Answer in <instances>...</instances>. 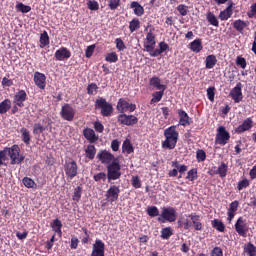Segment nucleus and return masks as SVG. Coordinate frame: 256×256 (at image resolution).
I'll list each match as a JSON object with an SVG mask.
<instances>
[{
    "instance_id": "37",
    "label": "nucleus",
    "mask_w": 256,
    "mask_h": 256,
    "mask_svg": "<svg viewBox=\"0 0 256 256\" xmlns=\"http://www.w3.org/2000/svg\"><path fill=\"white\" fill-rule=\"evenodd\" d=\"M105 61H107L108 63H117V61H119V56L116 52L107 53Z\"/></svg>"
},
{
    "instance_id": "46",
    "label": "nucleus",
    "mask_w": 256,
    "mask_h": 256,
    "mask_svg": "<svg viewBox=\"0 0 256 256\" xmlns=\"http://www.w3.org/2000/svg\"><path fill=\"white\" fill-rule=\"evenodd\" d=\"M87 7L90 11H99V3L95 0H88Z\"/></svg>"
},
{
    "instance_id": "24",
    "label": "nucleus",
    "mask_w": 256,
    "mask_h": 256,
    "mask_svg": "<svg viewBox=\"0 0 256 256\" xmlns=\"http://www.w3.org/2000/svg\"><path fill=\"white\" fill-rule=\"evenodd\" d=\"M189 218L191 219L193 225H194V229L196 231H201V229H203V224H201V222H199V215L197 214H190Z\"/></svg>"
},
{
    "instance_id": "43",
    "label": "nucleus",
    "mask_w": 256,
    "mask_h": 256,
    "mask_svg": "<svg viewBox=\"0 0 256 256\" xmlns=\"http://www.w3.org/2000/svg\"><path fill=\"white\" fill-rule=\"evenodd\" d=\"M16 10L20 11V13H29V11H31V6H27L20 2L16 5Z\"/></svg>"
},
{
    "instance_id": "52",
    "label": "nucleus",
    "mask_w": 256,
    "mask_h": 256,
    "mask_svg": "<svg viewBox=\"0 0 256 256\" xmlns=\"http://www.w3.org/2000/svg\"><path fill=\"white\" fill-rule=\"evenodd\" d=\"M93 179H94V181H96V182H99V181H106V179H107V174H105V172H100V173H98V174H95V175L93 176Z\"/></svg>"
},
{
    "instance_id": "4",
    "label": "nucleus",
    "mask_w": 256,
    "mask_h": 256,
    "mask_svg": "<svg viewBox=\"0 0 256 256\" xmlns=\"http://www.w3.org/2000/svg\"><path fill=\"white\" fill-rule=\"evenodd\" d=\"M21 149L17 145H13L9 148V157L11 159V165H19L25 160V156L20 155Z\"/></svg>"
},
{
    "instance_id": "16",
    "label": "nucleus",
    "mask_w": 256,
    "mask_h": 256,
    "mask_svg": "<svg viewBox=\"0 0 256 256\" xmlns=\"http://www.w3.org/2000/svg\"><path fill=\"white\" fill-rule=\"evenodd\" d=\"M47 77L41 72L34 73V83L39 89H45V81Z\"/></svg>"
},
{
    "instance_id": "11",
    "label": "nucleus",
    "mask_w": 256,
    "mask_h": 256,
    "mask_svg": "<svg viewBox=\"0 0 256 256\" xmlns=\"http://www.w3.org/2000/svg\"><path fill=\"white\" fill-rule=\"evenodd\" d=\"M61 117L64 121H73L75 119V109L69 104H65L61 109Z\"/></svg>"
},
{
    "instance_id": "61",
    "label": "nucleus",
    "mask_w": 256,
    "mask_h": 256,
    "mask_svg": "<svg viewBox=\"0 0 256 256\" xmlns=\"http://www.w3.org/2000/svg\"><path fill=\"white\" fill-rule=\"evenodd\" d=\"M196 178H197V170L196 169H192V170L188 171L186 179H189L190 181H195Z\"/></svg>"
},
{
    "instance_id": "32",
    "label": "nucleus",
    "mask_w": 256,
    "mask_h": 256,
    "mask_svg": "<svg viewBox=\"0 0 256 256\" xmlns=\"http://www.w3.org/2000/svg\"><path fill=\"white\" fill-rule=\"evenodd\" d=\"M247 22L243 20H235L233 23L234 29L238 31L239 33H243V30L247 27Z\"/></svg>"
},
{
    "instance_id": "41",
    "label": "nucleus",
    "mask_w": 256,
    "mask_h": 256,
    "mask_svg": "<svg viewBox=\"0 0 256 256\" xmlns=\"http://www.w3.org/2000/svg\"><path fill=\"white\" fill-rule=\"evenodd\" d=\"M40 43H41V47H47V45H49V34H47V31H44L41 35H40Z\"/></svg>"
},
{
    "instance_id": "26",
    "label": "nucleus",
    "mask_w": 256,
    "mask_h": 256,
    "mask_svg": "<svg viewBox=\"0 0 256 256\" xmlns=\"http://www.w3.org/2000/svg\"><path fill=\"white\" fill-rule=\"evenodd\" d=\"M97 154V149L95 148V145H88L85 149V155L88 159L93 160L95 159V155Z\"/></svg>"
},
{
    "instance_id": "33",
    "label": "nucleus",
    "mask_w": 256,
    "mask_h": 256,
    "mask_svg": "<svg viewBox=\"0 0 256 256\" xmlns=\"http://www.w3.org/2000/svg\"><path fill=\"white\" fill-rule=\"evenodd\" d=\"M51 227H52L53 231H55V233H57L61 237V235H62L61 227H63L61 220H59V219L53 220V222L51 223Z\"/></svg>"
},
{
    "instance_id": "13",
    "label": "nucleus",
    "mask_w": 256,
    "mask_h": 256,
    "mask_svg": "<svg viewBox=\"0 0 256 256\" xmlns=\"http://www.w3.org/2000/svg\"><path fill=\"white\" fill-rule=\"evenodd\" d=\"M91 256H105V243L102 240L97 239L92 247Z\"/></svg>"
},
{
    "instance_id": "63",
    "label": "nucleus",
    "mask_w": 256,
    "mask_h": 256,
    "mask_svg": "<svg viewBox=\"0 0 256 256\" xmlns=\"http://www.w3.org/2000/svg\"><path fill=\"white\" fill-rule=\"evenodd\" d=\"M132 185L135 189H141V180L138 176L132 177Z\"/></svg>"
},
{
    "instance_id": "36",
    "label": "nucleus",
    "mask_w": 256,
    "mask_h": 256,
    "mask_svg": "<svg viewBox=\"0 0 256 256\" xmlns=\"http://www.w3.org/2000/svg\"><path fill=\"white\" fill-rule=\"evenodd\" d=\"M140 27L141 22L139 21V19L134 18L129 24L130 33H135V31H137V29H139Z\"/></svg>"
},
{
    "instance_id": "47",
    "label": "nucleus",
    "mask_w": 256,
    "mask_h": 256,
    "mask_svg": "<svg viewBox=\"0 0 256 256\" xmlns=\"http://www.w3.org/2000/svg\"><path fill=\"white\" fill-rule=\"evenodd\" d=\"M15 101H27V93L25 90H20L14 97Z\"/></svg>"
},
{
    "instance_id": "5",
    "label": "nucleus",
    "mask_w": 256,
    "mask_h": 256,
    "mask_svg": "<svg viewBox=\"0 0 256 256\" xmlns=\"http://www.w3.org/2000/svg\"><path fill=\"white\" fill-rule=\"evenodd\" d=\"M229 139H231V134L228 133L227 129H225L224 126H220L217 129V134L215 139L216 145H227V143L229 142Z\"/></svg>"
},
{
    "instance_id": "10",
    "label": "nucleus",
    "mask_w": 256,
    "mask_h": 256,
    "mask_svg": "<svg viewBox=\"0 0 256 256\" xmlns=\"http://www.w3.org/2000/svg\"><path fill=\"white\" fill-rule=\"evenodd\" d=\"M97 159H99V161H101L103 165H111V163H113L114 161H117L115 159V156L107 150L100 151L97 154Z\"/></svg>"
},
{
    "instance_id": "2",
    "label": "nucleus",
    "mask_w": 256,
    "mask_h": 256,
    "mask_svg": "<svg viewBox=\"0 0 256 256\" xmlns=\"http://www.w3.org/2000/svg\"><path fill=\"white\" fill-rule=\"evenodd\" d=\"M121 177V164L114 161L107 166V179L108 181H117Z\"/></svg>"
},
{
    "instance_id": "57",
    "label": "nucleus",
    "mask_w": 256,
    "mask_h": 256,
    "mask_svg": "<svg viewBox=\"0 0 256 256\" xmlns=\"http://www.w3.org/2000/svg\"><path fill=\"white\" fill-rule=\"evenodd\" d=\"M7 157H9V148L6 147L0 151V159L2 160V163L7 161Z\"/></svg>"
},
{
    "instance_id": "21",
    "label": "nucleus",
    "mask_w": 256,
    "mask_h": 256,
    "mask_svg": "<svg viewBox=\"0 0 256 256\" xmlns=\"http://www.w3.org/2000/svg\"><path fill=\"white\" fill-rule=\"evenodd\" d=\"M165 51H169V44L160 42L159 48L155 49L152 55L153 57H159V55H161V53H165Z\"/></svg>"
},
{
    "instance_id": "55",
    "label": "nucleus",
    "mask_w": 256,
    "mask_h": 256,
    "mask_svg": "<svg viewBox=\"0 0 256 256\" xmlns=\"http://www.w3.org/2000/svg\"><path fill=\"white\" fill-rule=\"evenodd\" d=\"M119 5H121V0H109L108 6L112 11H115Z\"/></svg>"
},
{
    "instance_id": "1",
    "label": "nucleus",
    "mask_w": 256,
    "mask_h": 256,
    "mask_svg": "<svg viewBox=\"0 0 256 256\" xmlns=\"http://www.w3.org/2000/svg\"><path fill=\"white\" fill-rule=\"evenodd\" d=\"M177 126H170L164 130L165 141L162 142L163 149H175L177 141L179 140V132H177Z\"/></svg>"
},
{
    "instance_id": "30",
    "label": "nucleus",
    "mask_w": 256,
    "mask_h": 256,
    "mask_svg": "<svg viewBox=\"0 0 256 256\" xmlns=\"http://www.w3.org/2000/svg\"><path fill=\"white\" fill-rule=\"evenodd\" d=\"M231 15H233V10L231 9V6H228L224 11L220 12L219 19H221V21H227L231 18Z\"/></svg>"
},
{
    "instance_id": "38",
    "label": "nucleus",
    "mask_w": 256,
    "mask_h": 256,
    "mask_svg": "<svg viewBox=\"0 0 256 256\" xmlns=\"http://www.w3.org/2000/svg\"><path fill=\"white\" fill-rule=\"evenodd\" d=\"M212 226L214 229H217V231H220V233H223L225 231V224L221 222V220L215 219L212 221Z\"/></svg>"
},
{
    "instance_id": "31",
    "label": "nucleus",
    "mask_w": 256,
    "mask_h": 256,
    "mask_svg": "<svg viewBox=\"0 0 256 256\" xmlns=\"http://www.w3.org/2000/svg\"><path fill=\"white\" fill-rule=\"evenodd\" d=\"M11 109V100L5 99L0 103V114L5 115Z\"/></svg>"
},
{
    "instance_id": "39",
    "label": "nucleus",
    "mask_w": 256,
    "mask_h": 256,
    "mask_svg": "<svg viewBox=\"0 0 256 256\" xmlns=\"http://www.w3.org/2000/svg\"><path fill=\"white\" fill-rule=\"evenodd\" d=\"M245 253L249 256H256V247L252 243H248L244 248Z\"/></svg>"
},
{
    "instance_id": "28",
    "label": "nucleus",
    "mask_w": 256,
    "mask_h": 256,
    "mask_svg": "<svg viewBox=\"0 0 256 256\" xmlns=\"http://www.w3.org/2000/svg\"><path fill=\"white\" fill-rule=\"evenodd\" d=\"M205 63L206 69H213L217 65V57L215 55H208Z\"/></svg>"
},
{
    "instance_id": "53",
    "label": "nucleus",
    "mask_w": 256,
    "mask_h": 256,
    "mask_svg": "<svg viewBox=\"0 0 256 256\" xmlns=\"http://www.w3.org/2000/svg\"><path fill=\"white\" fill-rule=\"evenodd\" d=\"M146 42H147V45H155V35L152 34V32H148L147 35H146Z\"/></svg>"
},
{
    "instance_id": "25",
    "label": "nucleus",
    "mask_w": 256,
    "mask_h": 256,
    "mask_svg": "<svg viewBox=\"0 0 256 256\" xmlns=\"http://www.w3.org/2000/svg\"><path fill=\"white\" fill-rule=\"evenodd\" d=\"M190 49L194 53H200L203 50V45L201 43V39H196L190 43Z\"/></svg>"
},
{
    "instance_id": "19",
    "label": "nucleus",
    "mask_w": 256,
    "mask_h": 256,
    "mask_svg": "<svg viewBox=\"0 0 256 256\" xmlns=\"http://www.w3.org/2000/svg\"><path fill=\"white\" fill-rule=\"evenodd\" d=\"M83 135L85 139H87V141H89L90 143H97V141L99 140V137L95 135V130L91 128L85 129L83 131Z\"/></svg>"
},
{
    "instance_id": "14",
    "label": "nucleus",
    "mask_w": 256,
    "mask_h": 256,
    "mask_svg": "<svg viewBox=\"0 0 256 256\" xmlns=\"http://www.w3.org/2000/svg\"><path fill=\"white\" fill-rule=\"evenodd\" d=\"M235 230L241 237H247V222L243 217L238 218L235 223Z\"/></svg>"
},
{
    "instance_id": "48",
    "label": "nucleus",
    "mask_w": 256,
    "mask_h": 256,
    "mask_svg": "<svg viewBox=\"0 0 256 256\" xmlns=\"http://www.w3.org/2000/svg\"><path fill=\"white\" fill-rule=\"evenodd\" d=\"M227 164L221 163V165L218 167V174L220 177H227Z\"/></svg>"
},
{
    "instance_id": "60",
    "label": "nucleus",
    "mask_w": 256,
    "mask_h": 256,
    "mask_svg": "<svg viewBox=\"0 0 256 256\" xmlns=\"http://www.w3.org/2000/svg\"><path fill=\"white\" fill-rule=\"evenodd\" d=\"M236 64L240 65L242 69H245V67H247V60L241 56H238L236 59Z\"/></svg>"
},
{
    "instance_id": "50",
    "label": "nucleus",
    "mask_w": 256,
    "mask_h": 256,
    "mask_svg": "<svg viewBox=\"0 0 256 256\" xmlns=\"http://www.w3.org/2000/svg\"><path fill=\"white\" fill-rule=\"evenodd\" d=\"M97 89H99V87H97V84H95V83L88 85V87H87L88 95H96Z\"/></svg>"
},
{
    "instance_id": "40",
    "label": "nucleus",
    "mask_w": 256,
    "mask_h": 256,
    "mask_svg": "<svg viewBox=\"0 0 256 256\" xmlns=\"http://www.w3.org/2000/svg\"><path fill=\"white\" fill-rule=\"evenodd\" d=\"M164 93H165V90H160L158 92H155L153 94V98L151 99V103H159V101L163 99Z\"/></svg>"
},
{
    "instance_id": "64",
    "label": "nucleus",
    "mask_w": 256,
    "mask_h": 256,
    "mask_svg": "<svg viewBox=\"0 0 256 256\" xmlns=\"http://www.w3.org/2000/svg\"><path fill=\"white\" fill-rule=\"evenodd\" d=\"M211 256H223V250H221L219 247H215Z\"/></svg>"
},
{
    "instance_id": "9",
    "label": "nucleus",
    "mask_w": 256,
    "mask_h": 256,
    "mask_svg": "<svg viewBox=\"0 0 256 256\" xmlns=\"http://www.w3.org/2000/svg\"><path fill=\"white\" fill-rule=\"evenodd\" d=\"M162 219L164 221H168L169 223H173L177 221V211H175V208L173 207H168V208H163L162 213H161Z\"/></svg>"
},
{
    "instance_id": "45",
    "label": "nucleus",
    "mask_w": 256,
    "mask_h": 256,
    "mask_svg": "<svg viewBox=\"0 0 256 256\" xmlns=\"http://www.w3.org/2000/svg\"><path fill=\"white\" fill-rule=\"evenodd\" d=\"M23 185H25L27 187V189H33V187H35V181H33V179L29 178V177H24L23 180Z\"/></svg>"
},
{
    "instance_id": "56",
    "label": "nucleus",
    "mask_w": 256,
    "mask_h": 256,
    "mask_svg": "<svg viewBox=\"0 0 256 256\" xmlns=\"http://www.w3.org/2000/svg\"><path fill=\"white\" fill-rule=\"evenodd\" d=\"M207 97L209 101H215V87H209L207 89Z\"/></svg>"
},
{
    "instance_id": "54",
    "label": "nucleus",
    "mask_w": 256,
    "mask_h": 256,
    "mask_svg": "<svg viewBox=\"0 0 256 256\" xmlns=\"http://www.w3.org/2000/svg\"><path fill=\"white\" fill-rule=\"evenodd\" d=\"M172 167H176V169H178L179 173H185V171H187V166L179 165V162H177V161L172 162Z\"/></svg>"
},
{
    "instance_id": "20",
    "label": "nucleus",
    "mask_w": 256,
    "mask_h": 256,
    "mask_svg": "<svg viewBox=\"0 0 256 256\" xmlns=\"http://www.w3.org/2000/svg\"><path fill=\"white\" fill-rule=\"evenodd\" d=\"M130 9H133L134 15H137V17H141L143 13H145L143 6H141V4H139L137 1L131 2Z\"/></svg>"
},
{
    "instance_id": "8",
    "label": "nucleus",
    "mask_w": 256,
    "mask_h": 256,
    "mask_svg": "<svg viewBox=\"0 0 256 256\" xmlns=\"http://www.w3.org/2000/svg\"><path fill=\"white\" fill-rule=\"evenodd\" d=\"M77 169V162H75L74 160L70 159L64 164V171L69 179H74V177H77Z\"/></svg>"
},
{
    "instance_id": "17",
    "label": "nucleus",
    "mask_w": 256,
    "mask_h": 256,
    "mask_svg": "<svg viewBox=\"0 0 256 256\" xmlns=\"http://www.w3.org/2000/svg\"><path fill=\"white\" fill-rule=\"evenodd\" d=\"M253 127V119L247 118L243 121L241 125H239L236 129V133H245V131H249Z\"/></svg>"
},
{
    "instance_id": "3",
    "label": "nucleus",
    "mask_w": 256,
    "mask_h": 256,
    "mask_svg": "<svg viewBox=\"0 0 256 256\" xmlns=\"http://www.w3.org/2000/svg\"><path fill=\"white\" fill-rule=\"evenodd\" d=\"M95 109H101V115L103 117H111V114L113 113V105L109 104L105 98L96 100Z\"/></svg>"
},
{
    "instance_id": "18",
    "label": "nucleus",
    "mask_w": 256,
    "mask_h": 256,
    "mask_svg": "<svg viewBox=\"0 0 256 256\" xmlns=\"http://www.w3.org/2000/svg\"><path fill=\"white\" fill-rule=\"evenodd\" d=\"M71 57V52L67 48H60L55 52V58L57 61H65Z\"/></svg>"
},
{
    "instance_id": "62",
    "label": "nucleus",
    "mask_w": 256,
    "mask_h": 256,
    "mask_svg": "<svg viewBox=\"0 0 256 256\" xmlns=\"http://www.w3.org/2000/svg\"><path fill=\"white\" fill-rule=\"evenodd\" d=\"M249 187V180L244 179L238 183L237 189L238 191H242V189H245Z\"/></svg>"
},
{
    "instance_id": "58",
    "label": "nucleus",
    "mask_w": 256,
    "mask_h": 256,
    "mask_svg": "<svg viewBox=\"0 0 256 256\" xmlns=\"http://www.w3.org/2000/svg\"><path fill=\"white\" fill-rule=\"evenodd\" d=\"M81 193H82V189H81L80 186L75 188L74 194H73V200L74 201H79V199H81Z\"/></svg>"
},
{
    "instance_id": "35",
    "label": "nucleus",
    "mask_w": 256,
    "mask_h": 256,
    "mask_svg": "<svg viewBox=\"0 0 256 256\" xmlns=\"http://www.w3.org/2000/svg\"><path fill=\"white\" fill-rule=\"evenodd\" d=\"M44 131H47V126L41 125V123H35L33 126V134L34 135H41Z\"/></svg>"
},
{
    "instance_id": "42",
    "label": "nucleus",
    "mask_w": 256,
    "mask_h": 256,
    "mask_svg": "<svg viewBox=\"0 0 256 256\" xmlns=\"http://www.w3.org/2000/svg\"><path fill=\"white\" fill-rule=\"evenodd\" d=\"M176 9L182 17H185L189 13V7L185 4L178 5Z\"/></svg>"
},
{
    "instance_id": "29",
    "label": "nucleus",
    "mask_w": 256,
    "mask_h": 256,
    "mask_svg": "<svg viewBox=\"0 0 256 256\" xmlns=\"http://www.w3.org/2000/svg\"><path fill=\"white\" fill-rule=\"evenodd\" d=\"M206 19L210 25H213V27H219V20L213 12H207Z\"/></svg>"
},
{
    "instance_id": "59",
    "label": "nucleus",
    "mask_w": 256,
    "mask_h": 256,
    "mask_svg": "<svg viewBox=\"0 0 256 256\" xmlns=\"http://www.w3.org/2000/svg\"><path fill=\"white\" fill-rule=\"evenodd\" d=\"M93 53H95V45H90L85 50V55L89 59L93 56Z\"/></svg>"
},
{
    "instance_id": "6",
    "label": "nucleus",
    "mask_w": 256,
    "mask_h": 256,
    "mask_svg": "<svg viewBox=\"0 0 256 256\" xmlns=\"http://www.w3.org/2000/svg\"><path fill=\"white\" fill-rule=\"evenodd\" d=\"M117 121L120 125H126L127 127H132L133 125H137L139 123V118L133 115H127L125 113H121L117 117Z\"/></svg>"
},
{
    "instance_id": "23",
    "label": "nucleus",
    "mask_w": 256,
    "mask_h": 256,
    "mask_svg": "<svg viewBox=\"0 0 256 256\" xmlns=\"http://www.w3.org/2000/svg\"><path fill=\"white\" fill-rule=\"evenodd\" d=\"M178 115L180 117L179 123L183 127H186V125H190L189 123V115L184 110H179Z\"/></svg>"
},
{
    "instance_id": "49",
    "label": "nucleus",
    "mask_w": 256,
    "mask_h": 256,
    "mask_svg": "<svg viewBox=\"0 0 256 256\" xmlns=\"http://www.w3.org/2000/svg\"><path fill=\"white\" fill-rule=\"evenodd\" d=\"M115 43H116V49H118V51H125V49H127V46H125V42H123V39L117 38L115 40Z\"/></svg>"
},
{
    "instance_id": "51",
    "label": "nucleus",
    "mask_w": 256,
    "mask_h": 256,
    "mask_svg": "<svg viewBox=\"0 0 256 256\" xmlns=\"http://www.w3.org/2000/svg\"><path fill=\"white\" fill-rule=\"evenodd\" d=\"M147 213L150 217H157L159 215V209L155 206H152L147 209Z\"/></svg>"
},
{
    "instance_id": "15",
    "label": "nucleus",
    "mask_w": 256,
    "mask_h": 256,
    "mask_svg": "<svg viewBox=\"0 0 256 256\" xmlns=\"http://www.w3.org/2000/svg\"><path fill=\"white\" fill-rule=\"evenodd\" d=\"M119 193H121V190L119 189V187L113 185L107 190L106 199H108L110 203H115V201L119 199Z\"/></svg>"
},
{
    "instance_id": "27",
    "label": "nucleus",
    "mask_w": 256,
    "mask_h": 256,
    "mask_svg": "<svg viewBox=\"0 0 256 256\" xmlns=\"http://www.w3.org/2000/svg\"><path fill=\"white\" fill-rule=\"evenodd\" d=\"M133 151H134V148H133V145L131 144V140L126 139L122 144V152L127 153V155H131Z\"/></svg>"
},
{
    "instance_id": "12",
    "label": "nucleus",
    "mask_w": 256,
    "mask_h": 256,
    "mask_svg": "<svg viewBox=\"0 0 256 256\" xmlns=\"http://www.w3.org/2000/svg\"><path fill=\"white\" fill-rule=\"evenodd\" d=\"M243 85L241 82H238L236 86L231 90L230 95L234 103H241L243 101V92L241 91Z\"/></svg>"
},
{
    "instance_id": "7",
    "label": "nucleus",
    "mask_w": 256,
    "mask_h": 256,
    "mask_svg": "<svg viewBox=\"0 0 256 256\" xmlns=\"http://www.w3.org/2000/svg\"><path fill=\"white\" fill-rule=\"evenodd\" d=\"M116 109L119 111V113H133V111L137 109V105L129 103L124 98H120L118 100Z\"/></svg>"
},
{
    "instance_id": "22",
    "label": "nucleus",
    "mask_w": 256,
    "mask_h": 256,
    "mask_svg": "<svg viewBox=\"0 0 256 256\" xmlns=\"http://www.w3.org/2000/svg\"><path fill=\"white\" fill-rule=\"evenodd\" d=\"M150 85L158 89V91H165V89H167V86L161 84V79H159V77L151 78Z\"/></svg>"
},
{
    "instance_id": "44",
    "label": "nucleus",
    "mask_w": 256,
    "mask_h": 256,
    "mask_svg": "<svg viewBox=\"0 0 256 256\" xmlns=\"http://www.w3.org/2000/svg\"><path fill=\"white\" fill-rule=\"evenodd\" d=\"M171 235H173V231L171 230V227H166L161 230L162 239H169Z\"/></svg>"
},
{
    "instance_id": "34",
    "label": "nucleus",
    "mask_w": 256,
    "mask_h": 256,
    "mask_svg": "<svg viewBox=\"0 0 256 256\" xmlns=\"http://www.w3.org/2000/svg\"><path fill=\"white\" fill-rule=\"evenodd\" d=\"M20 132L22 133V141L25 145H29L31 143V133L27 128H21Z\"/></svg>"
}]
</instances>
